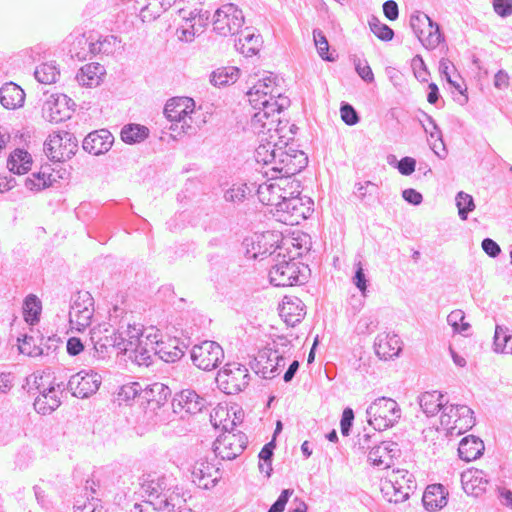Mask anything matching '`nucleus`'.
Returning <instances> with one entry per match:
<instances>
[{
  "label": "nucleus",
  "mask_w": 512,
  "mask_h": 512,
  "mask_svg": "<svg viewBox=\"0 0 512 512\" xmlns=\"http://www.w3.org/2000/svg\"><path fill=\"white\" fill-rule=\"evenodd\" d=\"M299 182L285 176H275L260 184L257 189L259 201L271 207V213L287 225H298L313 212V201L301 197Z\"/></svg>",
  "instance_id": "obj_1"
},
{
  "label": "nucleus",
  "mask_w": 512,
  "mask_h": 512,
  "mask_svg": "<svg viewBox=\"0 0 512 512\" xmlns=\"http://www.w3.org/2000/svg\"><path fill=\"white\" fill-rule=\"evenodd\" d=\"M248 100L253 109L257 110L250 121L252 131L266 138V131L270 133L280 124L278 114L290 104L289 99L283 96L280 88L276 85L275 79L271 76L259 80L247 92Z\"/></svg>",
  "instance_id": "obj_2"
},
{
  "label": "nucleus",
  "mask_w": 512,
  "mask_h": 512,
  "mask_svg": "<svg viewBox=\"0 0 512 512\" xmlns=\"http://www.w3.org/2000/svg\"><path fill=\"white\" fill-rule=\"evenodd\" d=\"M282 129L278 127L274 129V134L270 135V139L277 138L278 141H271L263 138L255 149V159L258 163L270 165L271 170L278 173V176L290 177L299 173L307 165V157L303 151L295 149L289 144L287 138L281 135Z\"/></svg>",
  "instance_id": "obj_3"
},
{
  "label": "nucleus",
  "mask_w": 512,
  "mask_h": 512,
  "mask_svg": "<svg viewBox=\"0 0 512 512\" xmlns=\"http://www.w3.org/2000/svg\"><path fill=\"white\" fill-rule=\"evenodd\" d=\"M195 113V103L191 98H172L166 103L164 115L171 122L169 129L174 138L183 134L195 133L196 127L193 119Z\"/></svg>",
  "instance_id": "obj_4"
},
{
  "label": "nucleus",
  "mask_w": 512,
  "mask_h": 512,
  "mask_svg": "<svg viewBox=\"0 0 512 512\" xmlns=\"http://www.w3.org/2000/svg\"><path fill=\"white\" fill-rule=\"evenodd\" d=\"M281 253L277 254V260L269 271L271 284L277 287H288L304 284L307 280L306 272L308 266L293 259L286 260L285 255L280 259Z\"/></svg>",
  "instance_id": "obj_5"
},
{
  "label": "nucleus",
  "mask_w": 512,
  "mask_h": 512,
  "mask_svg": "<svg viewBox=\"0 0 512 512\" xmlns=\"http://www.w3.org/2000/svg\"><path fill=\"white\" fill-rule=\"evenodd\" d=\"M368 422L375 430L383 431L393 427L401 418L398 403L388 397L375 399L367 408Z\"/></svg>",
  "instance_id": "obj_6"
},
{
  "label": "nucleus",
  "mask_w": 512,
  "mask_h": 512,
  "mask_svg": "<svg viewBox=\"0 0 512 512\" xmlns=\"http://www.w3.org/2000/svg\"><path fill=\"white\" fill-rule=\"evenodd\" d=\"M78 149V140L73 133L57 131L49 135L44 143V152L53 161L70 159Z\"/></svg>",
  "instance_id": "obj_7"
},
{
  "label": "nucleus",
  "mask_w": 512,
  "mask_h": 512,
  "mask_svg": "<svg viewBox=\"0 0 512 512\" xmlns=\"http://www.w3.org/2000/svg\"><path fill=\"white\" fill-rule=\"evenodd\" d=\"M182 4L180 3L177 6L184 23L177 28L176 34L180 41L189 43L204 31L209 19V12L197 8L187 12Z\"/></svg>",
  "instance_id": "obj_8"
},
{
  "label": "nucleus",
  "mask_w": 512,
  "mask_h": 512,
  "mask_svg": "<svg viewBox=\"0 0 512 512\" xmlns=\"http://www.w3.org/2000/svg\"><path fill=\"white\" fill-rule=\"evenodd\" d=\"M250 380L248 369L237 362L227 363L217 374L216 381L226 394H237L245 389Z\"/></svg>",
  "instance_id": "obj_9"
},
{
  "label": "nucleus",
  "mask_w": 512,
  "mask_h": 512,
  "mask_svg": "<svg viewBox=\"0 0 512 512\" xmlns=\"http://www.w3.org/2000/svg\"><path fill=\"white\" fill-rule=\"evenodd\" d=\"M244 24V15L235 4L228 3L218 8L213 17V29L221 36L239 33Z\"/></svg>",
  "instance_id": "obj_10"
},
{
  "label": "nucleus",
  "mask_w": 512,
  "mask_h": 512,
  "mask_svg": "<svg viewBox=\"0 0 512 512\" xmlns=\"http://www.w3.org/2000/svg\"><path fill=\"white\" fill-rule=\"evenodd\" d=\"M128 332L131 333V336H129L130 340H127L125 344V347H127L125 354H128L129 359L137 365L148 367L152 364V354L149 345L153 335L144 336L139 328L131 325H128Z\"/></svg>",
  "instance_id": "obj_11"
},
{
  "label": "nucleus",
  "mask_w": 512,
  "mask_h": 512,
  "mask_svg": "<svg viewBox=\"0 0 512 512\" xmlns=\"http://www.w3.org/2000/svg\"><path fill=\"white\" fill-rule=\"evenodd\" d=\"M94 315V299L88 291H79L72 298L69 322L78 331L91 324Z\"/></svg>",
  "instance_id": "obj_12"
},
{
  "label": "nucleus",
  "mask_w": 512,
  "mask_h": 512,
  "mask_svg": "<svg viewBox=\"0 0 512 512\" xmlns=\"http://www.w3.org/2000/svg\"><path fill=\"white\" fill-rule=\"evenodd\" d=\"M193 364L201 369L210 371L215 369L224 358L223 348L215 341H203L191 349Z\"/></svg>",
  "instance_id": "obj_13"
},
{
  "label": "nucleus",
  "mask_w": 512,
  "mask_h": 512,
  "mask_svg": "<svg viewBox=\"0 0 512 512\" xmlns=\"http://www.w3.org/2000/svg\"><path fill=\"white\" fill-rule=\"evenodd\" d=\"M441 424L448 430L461 434L475 425L473 411L466 405L446 404L441 414Z\"/></svg>",
  "instance_id": "obj_14"
},
{
  "label": "nucleus",
  "mask_w": 512,
  "mask_h": 512,
  "mask_svg": "<svg viewBox=\"0 0 512 512\" xmlns=\"http://www.w3.org/2000/svg\"><path fill=\"white\" fill-rule=\"evenodd\" d=\"M247 446V437L244 433L227 432L221 434L213 444L216 456L223 460H233L238 457Z\"/></svg>",
  "instance_id": "obj_15"
},
{
  "label": "nucleus",
  "mask_w": 512,
  "mask_h": 512,
  "mask_svg": "<svg viewBox=\"0 0 512 512\" xmlns=\"http://www.w3.org/2000/svg\"><path fill=\"white\" fill-rule=\"evenodd\" d=\"M411 27L419 41L426 48L434 49L440 44L442 35L439 26L432 22L427 15L413 16L411 18Z\"/></svg>",
  "instance_id": "obj_16"
},
{
  "label": "nucleus",
  "mask_w": 512,
  "mask_h": 512,
  "mask_svg": "<svg viewBox=\"0 0 512 512\" xmlns=\"http://www.w3.org/2000/svg\"><path fill=\"white\" fill-rule=\"evenodd\" d=\"M100 384L101 377L97 373L81 371L70 377L67 389L77 398H87L96 393Z\"/></svg>",
  "instance_id": "obj_17"
},
{
  "label": "nucleus",
  "mask_w": 512,
  "mask_h": 512,
  "mask_svg": "<svg viewBox=\"0 0 512 512\" xmlns=\"http://www.w3.org/2000/svg\"><path fill=\"white\" fill-rule=\"evenodd\" d=\"M36 388L39 395L34 400L35 410L42 415H47L56 410L60 404V392L56 389L55 385L49 383L47 386L44 383V377L41 376L39 381H35Z\"/></svg>",
  "instance_id": "obj_18"
},
{
  "label": "nucleus",
  "mask_w": 512,
  "mask_h": 512,
  "mask_svg": "<svg viewBox=\"0 0 512 512\" xmlns=\"http://www.w3.org/2000/svg\"><path fill=\"white\" fill-rule=\"evenodd\" d=\"M70 102H72L71 99L64 94L50 95L42 108L43 118L51 123H59L69 119L72 113Z\"/></svg>",
  "instance_id": "obj_19"
},
{
  "label": "nucleus",
  "mask_w": 512,
  "mask_h": 512,
  "mask_svg": "<svg viewBox=\"0 0 512 512\" xmlns=\"http://www.w3.org/2000/svg\"><path fill=\"white\" fill-rule=\"evenodd\" d=\"M91 342L98 359H104L112 349L118 350L119 336L116 330L111 326H98L91 331Z\"/></svg>",
  "instance_id": "obj_20"
},
{
  "label": "nucleus",
  "mask_w": 512,
  "mask_h": 512,
  "mask_svg": "<svg viewBox=\"0 0 512 512\" xmlns=\"http://www.w3.org/2000/svg\"><path fill=\"white\" fill-rule=\"evenodd\" d=\"M205 403V399L200 397L195 391L185 389L175 395L172 401V407L175 413L183 417L184 414H196L201 412Z\"/></svg>",
  "instance_id": "obj_21"
},
{
  "label": "nucleus",
  "mask_w": 512,
  "mask_h": 512,
  "mask_svg": "<svg viewBox=\"0 0 512 512\" xmlns=\"http://www.w3.org/2000/svg\"><path fill=\"white\" fill-rule=\"evenodd\" d=\"M273 233L266 232L260 235H256L255 239L245 240L247 247V256L253 259H264L266 256L273 255L277 249H280L275 244Z\"/></svg>",
  "instance_id": "obj_22"
},
{
  "label": "nucleus",
  "mask_w": 512,
  "mask_h": 512,
  "mask_svg": "<svg viewBox=\"0 0 512 512\" xmlns=\"http://www.w3.org/2000/svg\"><path fill=\"white\" fill-rule=\"evenodd\" d=\"M114 142V137L107 129H100L89 133L83 140V149L93 155L108 152Z\"/></svg>",
  "instance_id": "obj_23"
},
{
  "label": "nucleus",
  "mask_w": 512,
  "mask_h": 512,
  "mask_svg": "<svg viewBox=\"0 0 512 512\" xmlns=\"http://www.w3.org/2000/svg\"><path fill=\"white\" fill-rule=\"evenodd\" d=\"M398 444L392 441H383L372 447L368 454V460L377 467L389 468L393 458L399 454Z\"/></svg>",
  "instance_id": "obj_24"
},
{
  "label": "nucleus",
  "mask_w": 512,
  "mask_h": 512,
  "mask_svg": "<svg viewBox=\"0 0 512 512\" xmlns=\"http://www.w3.org/2000/svg\"><path fill=\"white\" fill-rule=\"evenodd\" d=\"M279 311L285 323L292 327L300 323L306 314L303 301L297 297H285Z\"/></svg>",
  "instance_id": "obj_25"
},
{
  "label": "nucleus",
  "mask_w": 512,
  "mask_h": 512,
  "mask_svg": "<svg viewBox=\"0 0 512 512\" xmlns=\"http://www.w3.org/2000/svg\"><path fill=\"white\" fill-rule=\"evenodd\" d=\"M374 347L379 358L384 360L398 356L402 349L400 338L396 334H379Z\"/></svg>",
  "instance_id": "obj_26"
},
{
  "label": "nucleus",
  "mask_w": 512,
  "mask_h": 512,
  "mask_svg": "<svg viewBox=\"0 0 512 512\" xmlns=\"http://www.w3.org/2000/svg\"><path fill=\"white\" fill-rule=\"evenodd\" d=\"M461 482L467 494L478 496L488 485L486 474L479 469H469L461 474Z\"/></svg>",
  "instance_id": "obj_27"
},
{
  "label": "nucleus",
  "mask_w": 512,
  "mask_h": 512,
  "mask_svg": "<svg viewBox=\"0 0 512 512\" xmlns=\"http://www.w3.org/2000/svg\"><path fill=\"white\" fill-rule=\"evenodd\" d=\"M149 349L151 350L152 359L154 357H158L159 359L167 363L175 362L184 355L182 349L175 345H172L171 343H166L158 340L156 334H154L153 339H151Z\"/></svg>",
  "instance_id": "obj_28"
},
{
  "label": "nucleus",
  "mask_w": 512,
  "mask_h": 512,
  "mask_svg": "<svg viewBox=\"0 0 512 512\" xmlns=\"http://www.w3.org/2000/svg\"><path fill=\"white\" fill-rule=\"evenodd\" d=\"M418 402L427 417H433L440 411L443 412L447 404L445 396L436 390L423 392L419 395Z\"/></svg>",
  "instance_id": "obj_29"
},
{
  "label": "nucleus",
  "mask_w": 512,
  "mask_h": 512,
  "mask_svg": "<svg viewBox=\"0 0 512 512\" xmlns=\"http://www.w3.org/2000/svg\"><path fill=\"white\" fill-rule=\"evenodd\" d=\"M25 93L17 84L10 82L0 88V102L6 109H17L23 106Z\"/></svg>",
  "instance_id": "obj_30"
},
{
  "label": "nucleus",
  "mask_w": 512,
  "mask_h": 512,
  "mask_svg": "<svg viewBox=\"0 0 512 512\" xmlns=\"http://www.w3.org/2000/svg\"><path fill=\"white\" fill-rule=\"evenodd\" d=\"M274 360H277V350H261L255 358L252 368L257 374H261L263 378L273 379L276 377Z\"/></svg>",
  "instance_id": "obj_31"
},
{
  "label": "nucleus",
  "mask_w": 512,
  "mask_h": 512,
  "mask_svg": "<svg viewBox=\"0 0 512 512\" xmlns=\"http://www.w3.org/2000/svg\"><path fill=\"white\" fill-rule=\"evenodd\" d=\"M217 469L208 462H197L192 470L193 482L199 487L208 489L217 483Z\"/></svg>",
  "instance_id": "obj_32"
},
{
  "label": "nucleus",
  "mask_w": 512,
  "mask_h": 512,
  "mask_svg": "<svg viewBox=\"0 0 512 512\" xmlns=\"http://www.w3.org/2000/svg\"><path fill=\"white\" fill-rule=\"evenodd\" d=\"M484 449L483 441L476 436L470 435L460 441L458 454L462 460L470 462L479 458Z\"/></svg>",
  "instance_id": "obj_33"
},
{
  "label": "nucleus",
  "mask_w": 512,
  "mask_h": 512,
  "mask_svg": "<svg viewBox=\"0 0 512 512\" xmlns=\"http://www.w3.org/2000/svg\"><path fill=\"white\" fill-rule=\"evenodd\" d=\"M104 74V66L99 63H89L81 67L76 75V80L82 86L95 87L100 84Z\"/></svg>",
  "instance_id": "obj_34"
},
{
  "label": "nucleus",
  "mask_w": 512,
  "mask_h": 512,
  "mask_svg": "<svg viewBox=\"0 0 512 512\" xmlns=\"http://www.w3.org/2000/svg\"><path fill=\"white\" fill-rule=\"evenodd\" d=\"M260 45V35L254 34L249 28L240 31L239 37L235 40L236 49L245 56L256 54L259 51Z\"/></svg>",
  "instance_id": "obj_35"
},
{
  "label": "nucleus",
  "mask_w": 512,
  "mask_h": 512,
  "mask_svg": "<svg viewBox=\"0 0 512 512\" xmlns=\"http://www.w3.org/2000/svg\"><path fill=\"white\" fill-rule=\"evenodd\" d=\"M148 488H151L149 493L150 499L143 504L135 503L131 512H149L151 509L164 510L169 508L170 502L166 495L158 492V490L155 487H151V485H149Z\"/></svg>",
  "instance_id": "obj_36"
},
{
  "label": "nucleus",
  "mask_w": 512,
  "mask_h": 512,
  "mask_svg": "<svg viewBox=\"0 0 512 512\" xmlns=\"http://www.w3.org/2000/svg\"><path fill=\"white\" fill-rule=\"evenodd\" d=\"M423 505L428 511H436L447 504L444 487L441 484L428 486L423 495Z\"/></svg>",
  "instance_id": "obj_37"
},
{
  "label": "nucleus",
  "mask_w": 512,
  "mask_h": 512,
  "mask_svg": "<svg viewBox=\"0 0 512 512\" xmlns=\"http://www.w3.org/2000/svg\"><path fill=\"white\" fill-rule=\"evenodd\" d=\"M7 166L14 174H25L31 169L32 157L23 149H15L8 158Z\"/></svg>",
  "instance_id": "obj_38"
},
{
  "label": "nucleus",
  "mask_w": 512,
  "mask_h": 512,
  "mask_svg": "<svg viewBox=\"0 0 512 512\" xmlns=\"http://www.w3.org/2000/svg\"><path fill=\"white\" fill-rule=\"evenodd\" d=\"M170 389L162 383H153L142 388V397L149 403H155L157 406L163 405L170 396Z\"/></svg>",
  "instance_id": "obj_39"
},
{
  "label": "nucleus",
  "mask_w": 512,
  "mask_h": 512,
  "mask_svg": "<svg viewBox=\"0 0 512 512\" xmlns=\"http://www.w3.org/2000/svg\"><path fill=\"white\" fill-rule=\"evenodd\" d=\"M49 167H42L37 173H33L32 177L25 180V187L31 191H40L52 185V178Z\"/></svg>",
  "instance_id": "obj_40"
},
{
  "label": "nucleus",
  "mask_w": 512,
  "mask_h": 512,
  "mask_svg": "<svg viewBox=\"0 0 512 512\" xmlns=\"http://www.w3.org/2000/svg\"><path fill=\"white\" fill-rule=\"evenodd\" d=\"M240 70L237 67L229 66L218 68L213 71L210 76V82L214 86H224L230 83H234L239 78Z\"/></svg>",
  "instance_id": "obj_41"
},
{
  "label": "nucleus",
  "mask_w": 512,
  "mask_h": 512,
  "mask_svg": "<svg viewBox=\"0 0 512 512\" xmlns=\"http://www.w3.org/2000/svg\"><path fill=\"white\" fill-rule=\"evenodd\" d=\"M149 135V129L140 124L125 125L121 130V139L127 144L142 142Z\"/></svg>",
  "instance_id": "obj_42"
},
{
  "label": "nucleus",
  "mask_w": 512,
  "mask_h": 512,
  "mask_svg": "<svg viewBox=\"0 0 512 512\" xmlns=\"http://www.w3.org/2000/svg\"><path fill=\"white\" fill-rule=\"evenodd\" d=\"M507 327L496 325L493 338L494 351L497 353L512 354V336L508 334Z\"/></svg>",
  "instance_id": "obj_43"
},
{
  "label": "nucleus",
  "mask_w": 512,
  "mask_h": 512,
  "mask_svg": "<svg viewBox=\"0 0 512 512\" xmlns=\"http://www.w3.org/2000/svg\"><path fill=\"white\" fill-rule=\"evenodd\" d=\"M34 76L38 82L47 85L58 80L60 71L54 62L42 63L36 67Z\"/></svg>",
  "instance_id": "obj_44"
},
{
  "label": "nucleus",
  "mask_w": 512,
  "mask_h": 512,
  "mask_svg": "<svg viewBox=\"0 0 512 512\" xmlns=\"http://www.w3.org/2000/svg\"><path fill=\"white\" fill-rule=\"evenodd\" d=\"M41 309V301L35 295L30 294L25 298L23 313L27 322H30L31 324L37 322L39 320Z\"/></svg>",
  "instance_id": "obj_45"
},
{
  "label": "nucleus",
  "mask_w": 512,
  "mask_h": 512,
  "mask_svg": "<svg viewBox=\"0 0 512 512\" xmlns=\"http://www.w3.org/2000/svg\"><path fill=\"white\" fill-rule=\"evenodd\" d=\"M137 396H142V386L138 382H131L120 387L117 393V401L119 404H128Z\"/></svg>",
  "instance_id": "obj_46"
},
{
  "label": "nucleus",
  "mask_w": 512,
  "mask_h": 512,
  "mask_svg": "<svg viewBox=\"0 0 512 512\" xmlns=\"http://www.w3.org/2000/svg\"><path fill=\"white\" fill-rule=\"evenodd\" d=\"M371 32L382 41H391L394 37V31L386 24L382 23L378 17L371 16L368 21Z\"/></svg>",
  "instance_id": "obj_47"
},
{
  "label": "nucleus",
  "mask_w": 512,
  "mask_h": 512,
  "mask_svg": "<svg viewBox=\"0 0 512 512\" xmlns=\"http://www.w3.org/2000/svg\"><path fill=\"white\" fill-rule=\"evenodd\" d=\"M456 206L461 220H467L468 214L475 209L473 197L463 191L456 195Z\"/></svg>",
  "instance_id": "obj_48"
},
{
  "label": "nucleus",
  "mask_w": 512,
  "mask_h": 512,
  "mask_svg": "<svg viewBox=\"0 0 512 512\" xmlns=\"http://www.w3.org/2000/svg\"><path fill=\"white\" fill-rule=\"evenodd\" d=\"M447 322L456 333H466L470 329V324L465 322V313L460 309L453 310L447 316Z\"/></svg>",
  "instance_id": "obj_49"
},
{
  "label": "nucleus",
  "mask_w": 512,
  "mask_h": 512,
  "mask_svg": "<svg viewBox=\"0 0 512 512\" xmlns=\"http://www.w3.org/2000/svg\"><path fill=\"white\" fill-rule=\"evenodd\" d=\"M313 38L314 43L317 48V52L319 56L326 61H334V57H332L330 54H328L329 51V43L324 35V33L320 29H314L313 30Z\"/></svg>",
  "instance_id": "obj_50"
},
{
  "label": "nucleus",
  "mask_w": 512,
  "mask_h": 512,
  "mask_svg": "<svg viewBox=\"0 0 512 512\" xmlns=\"http://www.w3.org/2000/svg\"><path fill=\"white\" fill-rule=\"evenodd\" d=\"M18 342V349L22 354L30 357H37L43 354L42 348L35 344V340L32 336L25 335L22 340L19 338Z\"/></svg>",
  "instance_id": "obj_51"
},
{
  "label": "nucleus",
  "mask_w": 512,
  "mask_h": 512,
  "mask_svg": "<svg viewBox=\"0 0 512 512\" xmlns=\"http://www.w3.org/2000/svg\"><path fill=\"white\" fill-rule=\"evenodd\" d=\"M378 325L377 318L373 314H364L360 317L356 325L358 334H368L373 332Z\"/></svg>",
  "instance_id": "obj_52"
},
{
  "label": "nucleus",
  "mask_w": 512,
  "mask_h": 512,
  "mask_svg": "<svg viewBox=\"0 0 512 512\" xmlns=\"http://www.w3.org/2000/svg\"><path fill=\"white\" fill-rule=\"evenodd\" d=\"M248 191V187L246 184H233L231 188H229L225 194L224 198L226 201L238 203L242 202Z\"/></svg>",
  "instance_id": "obj_53"
},
{
  "label": "nucleus",
  "mask_w": 512,
  "mask_h": 512,
  "mask_svg": "<svg viewBox=\"0 0 512 512\" xmlns=\"http://www.w3.org/2000/svg\"><path fill=\"white\" fill-rule=\"evenodd\" d=\"M429 124L432 126L433 131L430 132V138L434 139L435 142L431 144V149L434 151L435 154L438 156H441V154L438 152L440 148L442 150H445L444 142L442 140V133L439 129L438 125L434 121V119L430 116H427Z\"/></svg>",
  "instance_id": "obj_54"
},
{
  "label": "nucleus",
  "mask_w": 512,
  "mask_h": 512,
  "mask_svg": "<svg viewBox=\"0 0 512 512\" xmlns=\"http://www.w3.org/2000/svg\"><path fill=\"white\" fill-rule=\"evenodd\" d=\"M395 484H397V477H386L381 480L382 495L391 503H394V499H396Z\"/></svg>",
  "instance_id": "obj_55"
},
{
  "label": "nucleus",
  "mask_w": 512,
  "mask_h": 512,
  "mask_svg": "<svg viewBox=\"0 0 512 512\" xmlns=\"http://www.w3.org/2000/svg\"><path fill=\"white\" fill-rule=\"evenodd\" d=\"M341 119L349 126H353L359 122V116L354 107L348 103H342L340 107Z\"/></svg>",
  "instance_id": "obj_56"
},
{
  "label": "nucleus",
  "mask_w": 512,
  "mask_h": 512,
  "mask_svg": "<svg viewBox=\"0 0 512 512\" xmlns=\"http://www.w3.org/2000/svg\"><path fill=\"white\" fill-rule=\"evenodd\" d=\"M355 268V275L352 278L353 284L360 290L361 294L365 297L367 291V279L360 261L355 263Z\"/></svg>",
  "instance_id": "obj_57"
},
{
  "label": "nucleus",
  "mask_w": 512,
  "mask_h": 512,
  "mask_svg": "<svg viewBox=\"0 0 512 512\" xmlns=\"http://www.w3.org/2000/svg\"><path fill=\"white\" fill-rule=\"evenodd\" d=\"M412 68L414 71L415 77L420 81H427V77L429 72L426 68V65L423 59L417 55L412 59Z\"/></svg>",
  "instance_id": "obj_58"
},
{
  "label": "nucleus",
  "mask_w": 512,
  "mask_h": 512,
  "mask_svg": "<svg viewBox=\"0 0 512 512\" xmlns=\"http://www.w3.org/2000/svg\"><path fill=\"white\" fill-rule=\"evenodd\" d=\"M355 69L358 75L366 82L371 83L374 81V74L366 60H358L355 62Z\"/></svg>",
  "instance_id": "obj_59"
},
{
  "label": "nucleus",
  "mask_w": 512,
  "mask_h": 512,
  "mask_svg": "<svg viewBox=\"0 0 512 512\" xmlns=\"http://www.w3.org/2000/svg\"><path fill=\"white\" fill-rule=\"evenodd\" d=\"M293 489H284L278 499L272 504L268 512H283L289 498L293 495Z\"/></svg>",
  "instance_id": "obj_60"
},
{
  "label": "nucleus",
  "mask_w": 512,
  "mask_h": 512,
  "mask_svg": "<svg viewBox=\"0 0 512 512\" xmlns=\"http://www.w3.org/2000/svg\"><path fill=\"white\" fill-rule=\"evenodd\" d=\"M275 447L274 440L264 445V447L261 449L259 453V458L261 461L267 463V471L266 475L270 476V473L272 471L271 467V461L273 456V449Z\"/></svg>",
  "instance_id": "obj_61"
},
{
  "label": "nucleus",
  "mask_w": 512,
  "mask_h": 512,
  "mask_svg": "<svg viewBox=\"0 0 512 512\" xmlns=\"http://www.w3.org/2000/svg\"><path fill=\"white\" fill-rule=\"evenodd\" d=\"M413 492V485H409L407 483H397L395 484V493L396 499H394V503H401L407 500L410 494Z\"/></svg>",
  "instance_id": "obj_62"
},
{
  "label": "nucleus",
  "mask_w": 512,
  "mask_h": 512,
  "mask_svg": "<svg viewBox=\"0 0 512 512\" xmlns=\"http://www.w3.org/2000/svg\"><path fill=\"white\" fill-rule=\"evenodd\" d=\"M354 420V412L351 408L347 407L344 409L342 418L340 421L341 433L344 436L349 435L352 423Z\"/></svg>",
  "instance_id": "obj_63"
},
{
  "label": "nucleus",
  "mask_w": 512,
  "mask_h": 512,
  "mask_svg": "<svg viewBox=\"0 0 512 512\" xmlns=\"http://www.w3.org/2000/svg\"><path fill=\"white\" fill-rule=\"evenodd\" d=\"M494 11L501 17L512 15V0H494Z\"/></svg>",
  "instance_id": "obj_64"
}]
</instances>
